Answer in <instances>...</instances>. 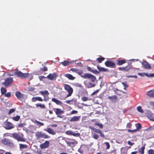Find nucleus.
<instances>
[{
	"mask_svg": "<svg viewBox=\"0 0 154 154\" xmlns=\"http://www.w3.org/2000/svg\"><path fill=\"white\" fill-rule=\"evenodd\" d=\"M13 81V78L8 77L5 79L4 82L2 83V85H4L5 87L7 88L12 84Z\"/></svg>",
	"mask_w": 154,
	"mask_h": 154,
	"instance_id": "4",
	"label": "nucleus"
},
{
	"mask_svg": "<svg viewBox=\"0 0 154 154\" xmlns=\"http://www.w3.org/2000/svg\"><path fill=\"white\" fill-rule=\"evenodd\" d=\"M39 93L44 96V98L43 100L44 101H47L48 100V95L49 94V93L48 91L45 90L44 91H40Z\"/></svg>",
	"mask_w": 154,
	"mask_h": 154,
	"instance_id": "11",
	"label": "nucleus"
},
{
	"mask_svg": "<svg viewBox=\"0 0 154 154\" xmlns=\"http://www.w3.org/2000/svg\"><path fill=\"white\" fill-rule=\"evenodd\" d=\"M64 76L67 78H68L69 79L71 80H73L75 78L73 77L72 75L69 74H64Z\"/></svg>",
	"mask_w": 154,
	"mask_h": 154,
	"instance_id": "23",
	"label": "nucleus"
},
{
	"mask_svg": "<svg viewBox=\"0 0 154 154\" xmlns=\"http://www.w3.org/2000/svg\"><path fill=\"white\" fill-rule=\"evenodd\" d=\"M15 95L17 98L19 100L23 98V95L22 94L20 91H16L15 93Z\"/></svg>",
	"mask_w": 154,
	"mask_h": 154,
	"instance_id": "18",
	"label": "nucleus"
},
{
	"mask_svg": "<svg viewBox=\"0 0 154 154\" xmlns=\"http://www.w3.org/2000/svg\"><path fill=\"white\" fill-rule=\"evenodd\" d=\"M98 90H97L96 91H94L92 93V94H91V95H94L96 93H97L98 92Z\"/></svg>",
	"mask_w": 154,
	"mask_h": 154,
	"instance_id": "61",
	"label": "nucleus"
},
{
	"mask_svg": "<svg viewBox=\"0 0 154 154\" xmlns=\"http://www.w3.org/2000/svg\"><path fill=\"white\" fill-rule=\"evenodd\" d=\"M41 71H46L48 70V68L46 66H44L43 68H40Z\"/></svg>",
	"mask_w": 154,
	"mask_h": 154,
	"instance_id": "46",
	"label": "nucleus"
},
{
	"mask_svg": "<svg viewBox=\"0 0 154 154\" xmlns=\"http://www.w3.org/2000/svg\"><path fill=\"white\" fill-rule=\"evenodd\" d=\"M2 143L5 145L10 146H14V144L12 141L7 138H4L2 140Z\"/></svg>",
	"mask_w": 154,
	"mask_h": 154,
	"instance_id": "8",
	"label": "nucleus"
},
{
	"mask_svg": "<svg viewBox=\"0 0 154 154\" xmlns=\"http://www.w3.org/2000/svg\"><path fill=\"white\" fill-rule=\"evenodd\" d=\"M145 75L148 77H154V73H152L148 74L147 73H145Z\"/></svg>",
	"mask_w": 154,
	"mask_h": 154,
	"instance_id": "40",
	"label": "nucleus"
},
{
	"mask_svg": "<svg viewBox=\"0 0 154 154\" xmlns=\"http://www.w3.org/2000/svg\"><path fill=\"white\" fill-rule=\"evenodd\" d=\"M19 145H20V149L26 148L27 147V146L26 144H19Z\"/></svg>",
	"mask_w": 154,
	"mask_h": 154,
	"instance_id": "36",
	"label": "nucleus"
},
{
	"mask_svg": "<svg viewBox=\"0 0 154 154\" xmlns=\"http://www.w3.org/2000/svg\"><path fill=\"white\" fill-rule=\"evenodd\" d=\"M137 111L141 113H143L144 112L143 110L142 109V107L141 106H139L137 107Z\"/></svg>",
	"mask_w": 154,
	"mask_h": 154,
	"instance_id": "34",
	"label": "nucleus"
},
{
	"mask_svg": "<svg viewBox=\"0 0 154 154\" xmlns=\"http://www.w3.org/2000/svg\"><path fill=\"white\" fill-rule=\"evenodd\" d=\"M77 69L72 68H71L70 69V71H72L73 72H75L76 73Z\"/></svg>",
	"mask_w": 154,
	"mask_h": 154,
	"instance_id": "54",
	"label": "nucleus"
},
{
	"mask_svg": "<svg viewBox=\"0 0 154 154\" xmlns=\"http://www.w3.org/2000/svg\"><path fill=\"white\" fill-rule=\"evenodd\" d=\"M51 100L52 101L55 103L57 105H61L62 104V102L56 99L55 98H53Z\"/></svg>",
	"mask_w": 154,
	"mask_h": 154,
	"instance_id": "26",
	"label": "nucleus"
},
{
	"mask_svg": "<svg viewBox=\"0 0 154 154\" xmlns=\"http://www.w3.org/2000/svg\"><path fill=\"white\" fill-rule=\"evenodd\" d=\"M57 76V74L56 73H54L53 74H49L47 77V78L49 79L53 80L54 79H56Z\"/></svg>",
	"mask_w": 154,
	"mask_h": 154,
	"instance_id": "15",
	"label": "nucleus"
},
{
	"mask_svg": "<svg viewBox=\"0 0 154 154\" xmlns=\"http://www.w3.org/2000/svg\"><path fill=\"white\" fill-rule=\"evenodd\" d=\"M44 100L42 98L38 97H33L32 99V101L33 102H35L37 101L42 102Z\"/></svg>",
	"mask_w": 154,
	"mask_h": 154,
	"instance_id": "20",
	"label": "nucleus"
},
{
	"mask_svg": "<svg viewBox=\"0 0 154 154\" xmlns=\"http://www.w3.org/2000/svg\"><path fill=\"white\" fill-rule=\"evenodd\" d=\"M81 99L83 101H86L88 100V98L85 96H83L81 97Z\"/></svg>",
	"mask_w": 154,
	"mask_h": 154,
	"instance_id": "43",
	"label": "nucleus"
},
{
	"mask_svg": "<svg viewBox=\"0 0 154 154\" xmlns=\"http://www.w3.org/2000/svg\"><path fill=\"white\" fill-rule=\"evenodd\" d=\"M4 127L7 130H10L14 128V125L7 120L4 122Z\"/></svg>",
	"mask_w": 154,
	"mask_h": 154,
	"instance_id": "9",
	"label": "nucleus"
},
{
	"mask_svg": "<svg viewBox=\"0 0 154 154\" xmlns=\"http://www.w3.org/2000/svg\"><path fill=\"white\" fill-rule=\"evenodd\" d=\"M44 130L47 131L49 134H51L52 135H54L56 134L55 131L53 129L50 128H48L47 129H45Z\"/></svg>",
	"mask_w": 154,
	"mask_h": 154,
	"instance_id": "17",
	"label": "nucleus"
},
{
	"mask_svg": "<svg viewBox=\"0 0 154 154\" xmlns=\"http://www.w3.org/2000/svg\"><path fill=\"white\" fill-rule=\"evenodd\" d=\"M78 111L76 110H72L71 112V114H76L77 113Z\"/></svg>",
	"mask_w": 154,
	"mask_h": 154,
	"instance_id": "56",
	"label": "nucleus"
},
{
	"mask_svg": "<svg viewBox=\"0 0 154 154\" xmlns=\"http://www.w3.org/2000/svg\"><path fill=\"white\" fill-rule=\"evenodd\" d=\"M66 133L67 135H72L74 136H75V134L72 132V131L70 130H69L66 131Z\"/></svg>",
	"mask_w": 154,
	"mask_h": 154,
	"instance_id": "31",
	"label": "nucleus"
},
{
	"mask_svg": "<svg viewBox=\"0 0 154 154\" xmlns=\"http://www.w3.org/2000/svg\"><path fill=\"white\" fill-rule=\"evenodd\" d=\"M1 93L2 94H5L7 92L6 89L4 87H2L1 89Z\"/></svg>",
	"mask_w": 154,
	"mask_h": 154,
	"instance_id": "32",
	"label": "nucleus"
},
{
	"mask_svg": "<svg viewBox=\"0 0 154 154\" xmlns=\"http://www.w3.org/2000/svg\"><path fill=\"white\" fill-rule=\"evenodd\" d=\"M71 62L65 60L63 62H61V63L63 66H66L71 63Z\"/></svg>",
	"mask_w": 154,
	"mask_h": 154,
	"instance_id": "29",
	"label": "nucleus"
},
{
	"mask_svg": "<svg viewBox=\"0 0 154 154\" xmlns=\"http://www.w3.org/2000/svg\"><path fill=\"white\" fill-rule=\"evenodd\" d=\"M97 68L100 72H105L107 71L108 70V69H107L100 67L99 65H98L97 66Z\"/></svg>",
	"mask_w": 154,
	"mask_h": 154,
	"instance_id": "25",
	"label": "nucleus"
},
{
	"mask_svg": "<svg viewBox=\"0 0 154 154\" xmlns=\"http://www.w3.org/2000/svg\"><path fill=\"white\" fill-rule=\"evenodd\" d=\"M87 70L88 71H90V72H92V70H93L89 66H87Z\"/></svg>",
	"mask_w": 154,
	"mask_h": 154,
	"instance_id": "57",
	"label": "nucleus"
},
{
	"mask_svg": "<svg viewBox=\"0 0 154 154\" xmlns=\"http://www.w3.org/2000/svg\"><path fill=\"white\" fill-rule=\"evenodd\" d=\"M93 137L95 139H97L99 137V136L98 135H97L96 134H94V135Z\"/></svg>",
	"mask_w": 154,
	"mask_h": 154,
	"instance_id": "51",
	"label": "nucleus"
},
{
	"mask_svg": "<svg viewBox=\"0 0 154 154\" xmlns=\"http://www.w3.org/2000/svg\"><path fill=\"white\" fill-rule=\"evenodd\" d=\"M53 110L55 112L57 117L60 118H63V117L60 116V115L64 113V111L63 110L58 108H53Z\"/></svg>",
	"mask_w": 154,
	"mask_h": 154,
	"instance_id": "7",
	"label": "nucleus"
},
{
	"mask_svg": "<svg viewBox=\"0 0 154 154\" xmlns=\"http://www.w3.org/2000/svg\"><path fill=\"white\" fill-rule=\"evenodd\" d=\"M85 84L86 86L88 88L94 87L95 86V84H92L91 82H89L88 84Z\"/></svg>",
	"mask_w": 154,
	"mask_h": 154,
	"instance_id": "27",
	"label": "nucleus"
},
{
	"mask_svg": "<svg viewBox=\"0 0 154 154\" xmlns=\"http://www.w3.org/2000/svg\"><path fill=\"white\" fill-rule=\"evenodd\" d=\"M150 104L151 106L154 107V102H150Z\"/></svg>",
	"mask_w": 154,
	"mask_h": 154,
	"instance_id": "64",
	"label": "nucleus"
},
{
	"mask_svg": "<svg viewBox=\"0 0 154 154\" xmlns=\"http://www.w3.org/2000/svg\"><path fill=\"white\" fill-rule=\"evenodd\" d=\"M138 130L137 129H135L133 130H131L130 129H128V132H131V133H134L136 132Z\"/></svg>",
	"mask_w": 154,
	"mask_h": 154,
	"instance_id": "41",
	"label": "nucleus"
},
{
	"mask_svg": "<svg viewBox=\"0 0 154 154\" xmlns=\"http://www.w3.org/2000/svg\"><path fill=\"white\" fill-rule=\"evenodd\" d=\"M136 126L137 128L136 129H137L138 130V129H141L142 127V126H141V125L139 123H138L137 124Z\"/></svg>",
	"mask_w": 154,
	"mask_h": 154,
	"instance_id": "42",
	"label": "nucleus"
},
{
	"mask_svg": "<svg viewBox=\"0 0 154 154\" xmlns=\"http://www.w3.org/2000/svg\"><path fill=\"white\" fill-rule=\"evenodd\" d=\"M125 71L128 72L130 70L133 69V66L131 64H129L128 65L125 67Z\"/></svg>",
	"mask_w": 154,
	"mask_h": 154,
	"instance_id": "22",
	"label": "nucleus"
},
{
	"mask_svg": "<svg viewBox=\"0 0 154 154\" xmlns=\"http://www.w3.org/2000/svg\"><path fill=\"white\" fill-rule=\"evenodd\" d=\"M81 77L85 79H91L92 82H94L96 80V77L92 74L86 73L81 76Z\"/></svg>",
	"mask_w": 154,
	"mask_h": 154,
	"instance_id": "5",
	"label": "nucleus"
},
{
	"mask_svg": "<svg viewBox=\"0 0 154 154\" xmlns=\"http://www.w3.org/2000/svg\"><path fill=\"white\" fill-rule=\"evenodd\" d=\"M142 65L146 69H150L151 68V66L149 63L146 61H144L142 63Z\"/></svg>",
	"mask_w": 154,
	"mask_h": 154,
	"instance_id": "16",
	"label": "nucleus"
},
{
	"mask_svg": "<svg viewBox=\"0 0 154 154\" xmlns=\"http://www.w3.org/2000/svg\"><path fill=\"white\" fill-rule=\"evenodd\" d=\"M35 123H36L38 125L40 126H42L44 125L43 123L37 121V120H35Z\"/></svg>",
	"mask_w": 154,
	"mask_h": 154,
	"instance_id": "38",
	"label": "nucleus"
},
{
	"mask_svg": "<svg viewBox=\"0 0 154 154\" xmlns=\"http://www.w3.org/2000/svg\"><path fill=\"white\" fill-rule=\"evenodd\" d=\"M80 116H74L69 120L71 122L79 121L80 119Z\"/></svg>",
	"mask_w": 154,
	"mask_h": 154,
	"instance_id": "19",
	"label": "nucleus"
},
{
	"mask_svg": "<svg viewBox=\"0 0 154 154\" xmlns=\"http://www.w3.org/2000/svg\"><path fill=\"white\" fill-rule=\"evenodd\" d=\"M127 77L128 78H133H133H137V75H133V76L129 75V76H128Z\"/></svg>",
	"mask_w": 154,
	"mask_h": 154,
	"instance_id": "59",
	"label": "nucleus"
},
{
	"mask_svg": "<svg viewBox=\"0 0 154 154\" xmlns=\"http://www.w3.org/2000/svg\"><path fill=\"white\" fill-rule=\"evenodd\" d=\"M92 72L96 74H98L99 73V72L96 69L94 70H93Z\"/></svg>",
	"mask_w": 154,
	"mask_h": 154,
	"instance_id": "49",
	"label": "nucleus"
},
{
	"mask_svg": "<svg viewBox=\"0 0 154 154\" xmlns=\"http://www.w3.org/2000/svg\"><path fill=\"white\" fill-rule=\"evenodd\" d=\"M145 149V146H142L140 149H138L139 152L140 153V154H144V153Z\"/></svg>",
	"mask_w": 154,
	"mask_h": 154,
	"instance_id": "28",
	"label": "nucleus"
},
{
	"mask_svg": "<svg viewBox=\"0 0 154 154\" xmlns=\"http://www.w3.org/2000/svg\"><path fill=\"white\" fill-rule=\"evenodd\" d=\"M10 136L17 140L18 141L21 142H25V140L23 137L24 135L22 134L20 135L17 133H15L12 134V136Z\"/></svg>",
	"mask_w": 154,
	"mask_h": 154,
	"instance_id": "1",
	"label": "nucleus"
},
{
	"mask_svg": "<svg viewBox=\"0 0 154 154\" xmlns=\"http://www.w3.org/2000/svg\"><path fill=\"white\" fill-rule=\"evenodd\" d=\"M128 145H130L132 146H133L134 144V143H132L130 141H128Z\"/></svg>",
	"mask_w": 154,
	"mask_h": 154,
	"instance_id": "58",
	"label": "nucleus"
},
{
	"mask_svg": "<svg viewBox=\"0 0 154 154\" xmlns=\"http://www.w3.org/2000/svg\"><path fill=\"white\" fill-rule=\"evenodd\" d=\"M146 115L150 120L154 122V114L152 113L151 111H147L146 113Z\"/></svg>",
	"mask_w": 154,
	"mask_h": 154,
	"instance_id": "12",
	"label": "nucleus"
},
{
	"mask_svg": "<svg viewBox=\"0 0 154 154\" xmlns=\"http://www.w3.org/2000/svg\"><path fill=\"white\" fill-rule=\"evenodd\" d=\"M35 137L38 139L43 138L44 139L49 138L50 137L45 133H43L42 132L38 131L35 135Z\"/></svg>",
	"mask_w": 154,
	"mask_h": 154,
	"instance_id": "6",
	"label": "nucleus"
},
{
	"mask_svg": "<svg viewBox=\"0 0 154 154\" xmlns=\"http://www.w3.org/2000/svg\"><path fill=\"white\" fill-rule=\"evenodd\" d=\"M89 128L93 130L94 132L96 133L100 134V136L104 138L105 137V136L104 134L102 133L101 131L100 130L96 129L92 126H89Z\"/></svg>",
	"mask_w": 154,
	"mask_h": 154,
	"instance_id": "13",
	"label": "nucleus"
},
{
	"mask_svg": "<svg viewBox=\"0 0 154 154\" xmlns=\"http://www.w3.org/2000/svg\"><path fill=\"white\" fill-rule=\"evenodd\" d=\"M38 78L40 81H42L43 79L47 78V77H45L44 76H39Z\"/></svg>",
	"mask_w": 154,
	"mask_h": 154,
	"instance_id": "52",
	"label": "nucleus"
},
{
	"mask_svg": "<svg viewBox=\"0 0 154 154\" xmlns=\"http://www.w3.org/2000/svg\"><path fill=\"white\" fill-rule=\"evenodd\" d=\"M126 61L125 60H119L117 61L116 64L119 66H120L126 63Z\"/></svg>",
	"mask_w": 154,
	"mask_h": 154,
	"instance_id": "24",
	"label": "nucleus"
},
{
	"mask_svg": "<svg viewBox=\"0 0 154 154\" xmlns=\"http://www.w3.org/2000/svg\"><path fill=\"white\" fill-rule=\"evenodd\" d=\"M108 98L110 100L112 99L116 100L117 98V97L116 95H113L112 96H109L108 97Z\"/></svg>",
	"mask_w": 154,
	"mask_h": 154,
	"instance_id": "39",
	"label": "nucleus"
},
{
	"mask_svg": "<svg viewBox=\"0 0 154 154\" xmlns=\"http://www.w3.org/2000/svg\"><path fill=\"white\" fill-rule=\"evenodd\" d=\"M122 84L126 88H127L128 87V85L127 84L126 82H123L122 83Z\"/></svg>",
	"mask_w": 154,
	"mask_h": 154,
	"instance_id": "53",
	"label": "nucleus"
},
{
	"mask_svg": "<svg viewBox=\"0 0 154 154\" xmlns=\"http://www.w3.org/2000/svg\"><path fill=\"white\" fill-rule=\"evenodd\" d=\"M105 66L107 67L111 68H115L116 67L115 63L112 61L107 60L105 63Z\"/></svg>",
	"mask_w": 154,
	"mask_h": 154,
	"instance_id": "10",
	"label": "nucleus"
},
{
	"mask_svg": "<svg viewBox=\"0 0 154 154\" xmlns=\"http://www.w3.org/2000/svg\"><path fill=\"white\" fill-rule=\"evenodd\" d=\"M11 95V93L9 92L7 93V94L5 93V96L8 97H10Z\"/></svg>",
	"mask_w": 154,
	"mask_h": 154,
	"instance_id": "50",
	"label": "nucleus"
},
{
	"mask_svg": "<svg viewBox=\"0 0 154 154\" xmlns=\"http://www.w3.org/2000/svg\"><path fill=\"white\" fill-rule=\"evenodd\" d=\"M146 95L149 97H154V91L152 90L147 92Z\"/></svg>",
	"mask_w": 154,
	"mask_h": 154,
	"instance_id": "21",
	"label": "nucleus"
},
{
	"mask_svg": "<svg viewBox=\"0 0 154 154\" xmlns=\"http://www.w3.org/2000/svg\"><path fill=\"white\" fill-rule=\"evenodd\" d=\"M118 69L120 71H125L124 67H119L118 68Z\"/></svg>",
	"mask_w": 154,
	"mask_h": 154,
	"instance_id": "55",
	"label": "nucleus"
},
{
	"mask_svg": "<svg viewBox=\"0 0 154 154\" xmlns=\"http://www.w3.org/2000/svg\"><path fill=\"white\" fill-rule=\"evenodd\" d=\"M95 125L98 126L100 128L102 129L103 128V125L101 124H99L97 123H95Z\"/></svg>",
	"mask_w": 154,
	"mask_h": 154,
	"instance_id": "45",
	"label": "nucleus"
},
{
	"mask_svg": "<svg viewBox=\"0 0 154 154\" xmlns=\"http://www.w3.org/2000/svg\"><path fill=\"white\" fill-rule=\"evenodd\" d=\"M14 74L16 75L18 77L21 79H24L27 78L29 75L28 73H23L20 71H18V69H16L14 73Z\"/></svg>",
	"mask_w": 154,
	"mask_h": 154,
	"instance_id": "2",
	"label": "nucleus"
},
{
	"mask_svg": "<svg viewBox=\"0 0 154 154\" xmlns=\"http://www.w3.org/2000/svg\"><path fill=\"white\" fill-rule=\"evenodd\" d=\"M104 143L106 144V149H108L109 148L110 146L109 143L108 142H106Z\"/></svg>",
	"mask_w": 154,
	"mask_h": 154,
	"instance_id": "47",
	"label": "nucleus"
},
{
	"mask_svg": "<svg viewBox=\"0 0 154 154\" xmlns=\"http://www.w3.org/2000/svg\"><path fill=\"white\" fill-rule=\"evenodd\" d=\"M24 125L23 124H18V127L20 128H22L24 127Z\"/></svg>",
	"mask_w": 154,
	"mask_h": 154,
	"instance_id": "60",
	"label": "nucleus"
},
{
	"mask_svg": "<svg viewBox=\"0 0 154 154\" xmlns=\"http://www.w3.org/2000/svg\"><path fill=\"white\" fill-rule=\"evenodd\" d=\"M36 106L37 107H39L42 109H45V107L44 104H42L41 103H38L36 104Z\"/></svg>",
	"mask_w": 154,
	"mask_h": 154,
	"instance_id": "30",
	"label": "nucleus"
},
{
	"mask_svg": "<svg viewBox=\"0 0 154 154\" xmlns=\"http://www.w3.org/2000/svg\"><path fill=\"white\" fill-rule=\"evenodd\" d=\"M131 125H132L130 123H128L127 124V127H128L129 128H131Z\"/></svg>",
	"mask_w": 154,
	"mask_h": 154,
	"instance_id": "62",
	"label": "nucleus"
},
{
	"mask_svg": "<svg viewBox=\"0 0 154 154\" xmlns=\"http://www.w3.org/2000/svg\"><path fill=\"white\" fill-rule=\"evenodd\" d=\"M20 116H19L17 115L15 117H13L12 119L13 120H14V121H18L20 119Z\"/></svg>",
	"mask_w": 154,
	"mask_h": 154,
	"instance_id": "37",
	"label": "nucleus"
},
{
	"mask_svg": "<svg viewBox=\"0 0 154 154\" xmlns=\"http://www.w3.org/2000/svg\"><path fill=\"white\" fill-rule=\"evenodd\" d=\"M15 110V109L14 108H12L10 109L8 113V115H10L11 113L14 112Z\"/></svg>",
	"mask_w": 154,
	"mask_h": 154,
	"instance_id": "44",
	"label": "nucleus"
},
{
	"mask_svg": "<svg viewBox=\"0 0 154 154\" xmlns=\"http://www.w3.org/2000/svg\"><path fill=\"white\" fill-rule=\"evenodd\" d=\"M76 73H77L79 75H80L81 77V76L82 75L83 72L82 70H79V69H77Z\"/></svg>",
	"mask_w": 154,
	"mask_h": 154,
	"instance_id": "35",
	"label": "nucleus"
},
{
	"mask_svg": "<svg viewBox=\"0 0 154 154\" xmlns=\"http://www.w3.org/2000/svg\"><path fill=\"white\" fill-rule=\"evenodd\" d=\"M49 144L50 143L48 141H46L44 143L40 145V147L41 149H46L49 146Z\"/></svg>",
	"mask_w": 154,
	"mask_h": 154,
	"instance_id": "14",
	"label": "nucleus"
},
{
	"mask_svg": "<svg viewBox=\"0 0 154 154\" xmlns=\"http://www.w3.org/2000/svg\"><path fill=\"white\" fill-rule=\"evenodd\" d=\"M105 59V58L103 57H98L97 59V60L98 61V63H101Z\"/></svg>",
	"mask_w": 154,
	"mask_h": 154,
	"instance_id": "33",
	"label": "nucleus"
},
{
	"mask_svg": "<svg viewBox=\"0 0 154 154\" xmlns=\"http://www.w3.org/2000/svg\"><path fill=\"white\" fill-rule=\"evenodd\" d=\"M64 89L68 92V94L66 95V98L71 96L73 92V89L70 85L67 84L64 85Z\"/></svg>",
	"mask_w": 154,
	"mask_h": 154,
	"instance_id": "3",
	"label": "nucleus"
},
{
	"mask_svg": "<svg viewBox=\"0 0 154 154\" xmlns=\"http://www.w3.org/2000/svg\"><path fill=\"white\" fill-rule=\"evenodd\" d=\"M5 152V151L3 150H0V154H4Z\"/></svg>",
	"mask_w": 154,
	"mask_h": 154,
	"instance_id": "63",
	"label": "nucleus"
},
{
	"mask_svg": "<svg viewBox=\"0 0 154 154\" xmlns=\"http://www.w3.org/2000/svg\"><path fill=\"white\" fill-rule=\"evenodd\" d=\"M148 154H154V150L152 149H150L148 151Z\"/></svg>",
	"mask_w": 154,
	"mask_h": 154,
	"instance_id": "48",
	"label": "nucleus"
}]
</instances>
